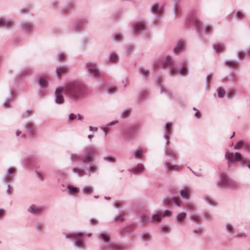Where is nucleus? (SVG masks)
I'll list each match as a JSON object with an SVG mask.
<instances>
[{
  "label": "nucleus",
  "mask_w": 250,
  "mask_h": 250,
  "mask_svg": "<svg viewBox=\"0 0 250 250\" xmlns=\"http://www.w3.org/2000/svg\"><path fill=\"white\" fill-rule=\"evenodd\" d=\"M64 90L72 99H77L82 97L85 93V87L79 82H71L65 86ZM63 88H58L56 90V101L58 104L63 103V99L62 94Z\"/></svg>",
  "instance_id": "1"
},
{
  "label": "nucleus",
  "mask_w": 250,
  "mask_h": 250,
  "mask_svg": "<svg viewBox=\"0 0 250 250\" xmlns=\"http://www.w3.org/2000/svg\"><path fill=\"white\" fill-rule=\"evenodd\" d=\"M83 233L82 232H75L66 235L67 238H73L75 241V245L79 248L84 247V243L83 242Z\"/></svg>",
  "instance_id": "2"
},
{
  "label": "nucleus",
  "mask_w": 250,
  "mask_h": 250,
  "mask_svg": "<svg viewBox=\"0 0 250 250\" xmlns=\"http://www.w3.org/2000/svg\"><path fill=\"white\" fill-rule=\"evenodd\" d=\"M225 157L230 162H233L234 159L238 161H242V155L239 152H236L235 154L233 153L227 152L226 153Z\"/></svg>",
  "instance_id": "3"
},
{
  "label": "nucleus",
  "mask_w": 250,
  "mask_h": 250,
  "mask_svg": "<svg viewBox=\"0 0 250 250\" xmlns=\"http://www.w3.org/2000/svg\"><path fill=\"white\" fill-rule=\"evenodd\" d=\"M88 71L94 77H98L100 76V72L97 68L96 65L92 63H88L87 64Z\"/></svg>",
  "instance_id": "4"
},
{
  "label": "nucleus",
  "mask_w": 250,
  "mask_h": 250,
  "mask_svg": "<svg viewBox=\"0 0 250 250\" xmlns=\"http://www.w3.org/2000/svg\"><path fill=\"white\" fill-rule=\"evenodd\" d=\"M94 154L92 153H87L84 154L82 158L83 163H89L92 161Z\"/></svg>",
  "instance_id": "5"
},
{
  "label": "nucleus",
  "mask_w": 250,
  "mask_h": 250,
  "mask_svg": "<svg viewBox=\"0 0 250 250\" xmlns=\"http://www.w3.org/2000/svg\"><path fill=\"white\" fill-rule=\"evenodd\" d=\"M191 193L190 188H185L182 189L180 192L181 195L185 198H188Z\"/></svg>",
  "instance_id": "6"
},
{
  "label": "nucleus",
  "mask_w": 250,
  "mask_h": 250,
  "mask_svg": "<svg viewBox=\"0 0 250 250\" xmlns=\"http://www.w3.org/2000/svg\"><path fill=\"white\" fill-rule=\"evenodd\" d=\"M229 180L228 179L227 176L225 174H222L221 175V182L219 184V186H225V185H229Z\"/></svg>",
  "instance_id": "7"
},
{
  "label": "nucleus",
  "mask_w": 250,
  "mask_h": 250,
  "mask_svg": "<svg viewBox=\"0 0 250 250\" xmlns=\"http://www.w3.org/2000/svg\"><path fill=\"white\" fill-rule=\"evenodd\" d=\"M12 22L5 20L4 19H0V27H10L12 25Z\"/></svg>",
  "instance_id": "8"
},
{
  "label": "nucleus",
  "mask_w": 250,
  "mask_h": 250,
  "mask_svg": "<svg viewBox=\"0 0 250 250\" xmlns=\"http://www.w3.org/2000/svg\"><path fill=\"white\" fill-rule=\"evenodd\" d=\"M28 211L32 213L37 214L42 212V208H41L37 207L34 205H32L29 208Z\"/></svg>",
  "instance_id": "9"
},
{
  "label": "nucleus",
  "mask_w": 250,
  "mask_h": 250,
  "mask_svg": "<svg viewBox=\"0 0 250 250\" xmlns=\"http://www.w3.org/2000/svg\"><path fill=\"white\" fill-rule=\"evenodd\" d=\"M67 69L65 67H58L56 69L57 75L58 78H60L62 74L66 73Z\"/></svg>",
  "instance_id": "10"
},
{
  "label": "nucleus",
  "mask_w": 250,
  "mask_h": 250,
  "mask_svg": "<svg viewBox=\"0 0 250 250\" xmlns=\"http://www.w3.org/2000/svg\"><path fill=\"white\" fill-rule=\"evenodd\" d=\"M109 247L113 250H124L125 247L121 244H112L110 245Z\"/></svg>",
  "instance_id": "11"
},
{
  "label": "nucleus",
  "mask_w": 250,
  "mask_h": 250,
  "mask_svg": "<svg viewBox=\"0 0 250 250\" xmlns=\"http://www.w3.org/2000/svg\"><path fill=\"white\" fill-rule=\"evenodd\" d=\"M144 169V167L143 165H140L137 166L136 167L132 168L131 171L134 173H142Z\"/></svg>",
  "instance_id": "12"
},
{
  "label": "nucleus",
  "mask_w": 250,
  "mask_h": 250,
  "mask_svg": "<svg viewBox=\"0 0 250 250\" xmlns=\"http://www.w3.org/2000/svg\"><path fill=\"white\" fill-rule=\"evenodd\" d=\"M135 30L139 31L145 29V24L142 22H137L134 25Z\"/></svg>",
  "instance_id": "13"
},
{
  "label": "nucleus",
  "mask_w": 250,
  "mask_h": 250,
  "mask_svg": "<svg viewBox=\"0 0 250 250\" xmlns=\"http://www.w3.org/2000/svg\"><path fill=\"white\" fill-rule=\"evenodd\" d=\"M185 45L184 42L183 41H180L178 42V46L174 48V52L175 53H179L181 50L184 47Z\"/></svg>",
  "instance_id": "14"
},
{
  "label": "nucleus",
  "mask_w": 250,
  "mask_h": 250,
  "mask_svg": "<svg viewBox=\"0 0 250 250\" xmlns=\"http://www.w3.org/2000/svg\"><path fill=\"white\" fill-rule=\"evenodd\" d=\"M73 171L78 174L80 176H83L84 175V170L79 167L73 168Z\"/></svg>",
  "instance_id": "15"
},
{
  "label": "nucleus",
  "mask_w": 250,
  "mask_h": 250,
  "mask_svg": "<svg viewBox=\"0 0 250 250\" xmlns=\"http://www.w3.org/2000/svg\"><path fill=\"white\" fill-rule=\"evenodd\" d=\"M162 214L161 213H159L157 214H154L152 216V219L153 221H157L159 222L161 220Z\"/></svg>",
  "instance_id": "16"
},
{
  "label": "nucleus",
  "mask_w": 250,
  "mask_h": 250,
  "mask_svg": "<svg viewBox=\"0 0 250 250\" xmlns=\"http://www.w3.org/2000/svg\"><path fill=\"white\" fill-rule=\"evenodd\" d=\"M162 11V9L158 7L157 4H155L152 7V12L155 14H160Z\"/></svg>",
  "instance_id": "17"
},
{
  "label": "nucleus",
  "mask_w": 250,
  "mask_h": 250,
  "mask_svg": "<svg viewBox=\"0 0 250 250\" xmlns=\"http://www.w3.org/2000/svg\"><path fill=\"white\" fill-rule=\"evenodd\" d=\"M186 217V213L185 212H182L180 213L177 218V221L181 222L185 219Z\"/></svg>",
  "instance_id": "18"
},
{
  "label": "nucleus",
  "mask_w": 250,
  "mask_h": 250,
  "mask_svg": "<svg viewBox=\"0 0 250 250\" xmlns=\"http://www.w3.org/2000/svg\"><path fill=\"white\" fill-rule=\"evenodd\" d=\"M39 84L42 87H45L47 85V82L44 77H41L39 79Z\"/></svg>",
  "instance_id": "19"
},
{
  "label": "nucleus",
  "mask_w": 250,
  "mask_h": 250,
  "mask_svg": "<svg viewBox=\"0 0 250 250\" xmlns=\"http://www.w3.org/2000/svg\"><path fill=\"white\" fill-rule=\"evenodd\" d=\"M100 238L106 242H108L110 239L109 235L104 233L100 234Z\"/></svg>",
  "instance_id": "20"
},
{
  "label": "nucleus",
  "mask_w": 250,
  "mask_h": 250,
  "mask_svg": "<svg viewBox=\"0 0 250 250\" xmlns=\"http://www.w3.org/2000/svg\"><path fill=\"white\" fill-rule=\"evenodd\" d=\"M166 165L168 168L172 170H178L180 168L179 166L177 165H172L169 163H167Z\"/></svg>",
  "instance_id": "21"
},
{
  "label": "nucleus",
  "mask_w": 250,
  "mask_h": 250,
  "mask_svg": "<svg viewBox=\"0 0 250 250\" xmlns=\"http://www.w3.org/2000/svg\"><path fill=\"white\" fill-rule=\"evenodd\" d=\"M214 49L217 51V52H221L224 50V46L220 44H215L214 45Z\"/></svg>",
  "instance_id": "22"
},
{
  "label": "nucleus",
  "mask_w": 250,
  "mask_h": 250,
  "mask_svg": "<svg viewBox=\"0 0 250 250\" xmlns=\"http://www.w3.org/2000/svg\"><path fill=\"white\" fill-rule=\"evenodd\" d=\"M67 188L68 189L70 193L71 194H75L78 193L79 191L78 188L71 187L70 186H67Z\"/></svg>",
  "instance_id": "23"
},
{
  "label": "nucleus",
  "mask_w": 250,
  "mask_h": 250,
  "mask_svg": "<svg viewBox=\"0 0 250 250\" xmlns=\"http://www.w3.org/2000/svg\"><path fill=\"white\" fill-rule=\"evenodd\" d=\"M93 188L90 187H85L84 188L83 191L85 194H90L93 192Z\"/></svg>",
  "instance_id": "24"
},
{
  "label": "nucleus",
  "mask_w": 250,
  "mask_h": 250,
  "mask_svg": "<svg viewBox=\"0 0 250 250\" xmlns=\"http://www.w3.org/2000/svg\"><path fill=\"white\" fill-rule=\"evenodd\" d=\"M217 93L219 98H223L225 95V92L222 87H219L217 89Z\"/></svg>",
  "instance_id": "25"
},
{
  "label": "nucleus",
  "mask_w": 250,
  "mask_h": 250,
  "mask_svg": "<svg viewBox=\"0 0 250 250\" xmlns=\"http://www.w3.org/2000/svg\"><path fill=\"white\" fill-rule=\"evenodd\" d=\"M171 59L169 57H167L165 62H163L162 65L164 67L167 66L171 64Z\"/></svg>",
  "instance_id": "26"
},
{
  "label": "nucleus",
  "mask_w": 250,
  "mask_h": 250,
  "mask_svg": "<svg viewBox=\"0 0 250 250\" xmlns=\"http://www.w3.org/2000/svg\"><path fill=\"white\" fill-rule=\"evenodd\" d=\"M118 60L117 55L115 54H112L110 57V62H116Z\"/></svg>",
  "instance_id": "27"
},
{
  "label": "nucleus",
  "mask_w": 250,
  "mask_h": 250,
  "mask_svg": "<svg viewBox=\"0 0 250 250\" xmlns=\"http://www.w3.org/2000/svg\"><path fill=\"white\" fill-rule=\"evenodd\" d=\"M244 145V143L243 141H239L236 144L234 148L235 149H239L241 148Z\"/></svg>",
  "instance_id": "28"
},
{
  "label": "nucleus",
  "mask_w": 250,
  "mask_h": 250,
  "mask_svg": "<svg viewBox=\"0 0 250 250\" xmlns=\"http://www.w3.org/2000/svg\"><path fill=\"white\" fill-rule=\"evenodd\" d=\"M227 65L229 67H235L237 65V62L234 61H229L227 62Z\"/></svg>",
  "instance_id": "29"
},
{
  "label": "nucleus",
  "mask_w": 250,
  "mask_h": 250,
  "mask_svg": "<svg viewBox=\"0 0 250 250\" xmlns=\"http://www.w3.org/2000/svg\"><path fill=\"white\" fill-rule=\"evenodd\" d=\"M26 127L29 133H32L34 130L33 125L31 123H28L26 125Z\"/></svg>",
  "instance_id": "30"
},
{
  "label": "nucleus",
  "mask_w": 250,
  "mask_h": 250,
  "mask_svg": "<svg viewBox=\"0 0 250 250\" xmlns=\"http://www.w3.org/2000/svg\"><path fill=\"white\" fill-rule=\"evenodd\" d=\"M125 220V215L123 213L120 214L118 216H117L116 218V221L118 222H122Z\"/></svg>",
  "instance_id": "31"
},
{
  "label": "nucleus",
  "mask_w": 250,
  "mask_h": 250,
  "mask_svg": "<svg viewBox=\"0 0 250 250\" xmlns=\"http://www.w3.org/2000/svg\"><path fill=\"white\" fill-rule=\"evenodd\" d=\"M147 215L146 214H143L141 216V221L144 224H146L148 223V220L147 219Z\"/></svg>",
  "instance_id": "32"
},
{
  "label": "nucleus",
  "mask_w": 250,
  "mask_h": 250,
  "mask_svg": "<svg viewBox=\"0 0 250 250\" xmlns=\"http://www.w3.org/2000/svg\"><path fill=\"white\" fill-rule=\"evenodd\" d=\"M142 154H143V150L142 149H139V150H138L135 152V155L136 158H140V157H141Z\"/></svg>",
  "instance_id": "33"
},
{
  "label": "nucleus",
  "mask_w": 250,
  "mask_h": 250,
  "mask_svg": "<svg viewBox=\"0 0 250 250\" xmlns=\"http://www.w3.org/2000/svg\"><path fill=\"white\" fill-rule=\"evenodd\" d=\"M180 73L181 75L185 76L188 73V69L186 67H183L180 70Z\"/></svg>",
  "instance_id": "34"
},
{
  "label": "nucleus",
  "mask_w": 250,
  "mask_h": 250,
  "mask_svg": "<svg viewBox=\"0 0 250 250\" xmlns=\"http://www.w3.org/2000/svg\"><path fill=\"white\" fill-rule=\"evenodd\" d=\"M104 159V160H105L107 161L113 162V163H114L116 161L115 158L113 157H105Z\"/></svg>",
  "instance_id": "35"
},
{
  "label": "nucleus",
  "mask_w": 250,
  "mask_h": 250,
  "mask_svg": "<svg viewBox=\"0 0 250 250\" xmlns=\"http://www.w3.org/2000/svg\"><path fill=\"white\" fill-rule=\"evenodd\" d=\"M122 39V36L120 34H117L115 35L114 40L116 41H120Z\"/></svg>",
  "instance_id": "36"
},
{
  "label": "nucleus",
  "mask_w": 250,
  "mask_h": 250,
  "mask_svg": "<svg viewBox=\"0 0 250 250\" xmlns=\"http://www.w3.org/2000/svg\"><path fill=\"white\" fill-rule=\"evenodd\" d=\"M96 169L97 167L95 165H91L89 168V170L91 172H94L96 171Z\"/></svg>",
  "instance_id": "37"
},
{
  "label": "nucleus",
  "mask_w": 250,
  "mask_h": 250,
  "mask_svg": "<svg viewBox=\"0 0 250 250\" xmlns=\"http://www.w3.org/2000/svg\"><path fill=\"white\" fill-rule=\"evenodd\" d=\"M130 113V111L129 110L125 111L123 113V118H126L127 117H128L129 116Z\"/></svg>",
  "instance_id": "38"
},
{
  "label": "nucleus",
  "mask_w": 250,
  "mask_h": 250,
  "mask_svg": "<svg viewBox=\"0 0 250 250\" xmlns=\"http://www.w3.org/2000/svg\"><path fill=\"white\" fill-rule=\"evenodd\" d=\"M141 71L142 73V74L145 76H147L148 75V71L147 70H146L143 68L141 69Z\"/></svg>",
  "instance_id": "39"
},
{
  "label": "nucleus",
  "mask_w": 250,
  "mask_h": 250,
  "mask_svg": "<svg viewBox=\"0 0 250 250\" xmlns=\"http://www.w3.org/2000/svg\"><path fill=\"white\" fill-rule=\"evenodd\" d=\"M117 91V89L115 87H111L108 88L109 93L112 94Z\"/></svg>",
  "instance_id": "40"
},
{
  "label": "nucleus",
  "mask_w": 250,
  "mask_h": 250,
  "mask_svg": "<svg viewBox=\"0 0 250 250\" xmlns=\"http://www.w3.org/2000/svg\"><path fill=\"white\" fill-rule=\"evenodd\" d=\"M173 201L174 202V203L178 206H181V202L179 201V199L177 197H174L173 198Z\"/></svg>",
  "instance_id": "41"
},
{
  "label": "nucleus",
  "mask_w": 250,
  "mask_h": 250,
  "mask_svg": "<svg viewBox=\"0 0 250 250\" xmlns=\"http://www.w3.org/2000/svg\"><path fill=\"white\" fill-rule=\"evenodd\" d=\"M234 95V91L233 90H230L228 93V96L229 98L232 97Z\"/></svg>",
  "instance_id": "42"
},
{
  "label": "nucleus",
  "mask_w": 250,
  "mask_h": 250,
  "mask_svg": "<svg viewBox=\"0 0 250 250\" xmlns=\"http://www.w3.org/2000/svg\"><path fill=\"white\" fill-rule=\"evenodd\" d=\"M193 109L196 111V113L194 114L195 116L197 118H200L201 117V113L200 112V111L197 110L195 108H193Z\"/></svg>",
  "instance_id": "43"
},
{
  "label": "nucleus",
  "mask_w": 250,
  "mask_h": 250,
  "mask_svg": "<svg viewBox=\"0 0 250 250\" xmlns=\"http://www.w3.org/2000/svg\"><path fill=\"white\" fill-rule=\"evenodd\" d=\"M191 219L195 222H198L199 221V218L196 215H193L191 216Z\"/></svg>",
  "instance_id": "44"
},
{
  "label": "nucleus",
  "mask_w": 250,
  "mask_h": 250,
  "mask_svg": "<svg viewBox=\"0 0 250 250\" xmlns=\"http://www.w3.org/2000/svg\"><path fill=\"white\" fill-rule=\"evenodd\" d=\"M150 238V235L148 234L145 233L143 235V239L145 240H148Z\"/></svg>",
  "instance_id": "45"
},
{
  "label": "nucleus",
  "mask_w": 250,
  "mask_h": 250,
  "mask_svg": "<svg viewBox=\"0 0 250 250\" xmlns=\"http://www.w3.org/2000/svg\"><path fill=\"white\" fill-rule=\"evenodd\" d=\"M76 117H77L76 115L71 113L70 114V115L69 116V120L72 121V120H74L75 119H76Z\"/></svg>",
  "instance_id": "46"
},
{
  "label": "nucleus",
  "mask_w": 250,
  "mask_h": 250,
  "mask_svg": "<svg viewBox=\"0 0 250 250\" xmlns=\"http://www.w3.org/2000/svg\"><path fill=\"white\" fill-rule=\"evenodd\" d=\"M205 30L207 33H209L212 31V27L209 25L206 26Z\"/></svg>",
  "instance_id": "47"
},
{
  "label": "nucleus",
  "mask_w": 250,
  "mask_h": 250,
  "mask_svg": "<svg viewBox=\"0 0 250 250\" xmlns=\"http://www.w3.org/2000/svg\"><path fill=\"white\" fill-rule=\"evenodd\" d=\"M172 127V125L170 123H168L166 125V130L167 132H169L170 131L171 128Z\"/></svg>",
  "instance_id": "48"
},
{
  "label": "nucleus",
  "mask_w": 250,
  "mask_h": 250,
  "mask_svg": "<svg viewBox=\"0 0 250 250\" xmlns=\"http://www.w3.org/2000/svg\"><path fill=\"white\" fill-rule=\"evenodd\" d=\"M171 215V212L169 210H167L164 213V216H169Z\"/></svg>",
  "instance_id": "49"
},
{
  "label": "nucleus",
  "mask_w": 250,
  "mask_h": 250,
  "mask_svg": "<svg viewBox=\"0 0 250 250\" xmlns=\"http://www.w3.org/2000/svg\"><path fill=\"white\" fill-rule=\"evenodd\" d=\"M162 231L163 232H167L169 231V228L168 227H163L162 228Z\"/></svg>",
  "instance_id": "50"
},
{
  "label": "nucleus",
  "mask_w": 250,
  "mask_h": 250,
  "mask_svg": "<svg viewBox=\"0 0 250 250\" xmlns=\"http://www.w3.org/2000/svg\"><path fill=\"white\" fill-rule=\"evenodd\" d=\"M58 57H59V59L60 61L63 60L65 58V56H64V54H59Z\"/></svg>",
  "instance_id": "51"
},
{
  "label": "nucleus",
  "mask_w": 250,
  "mask_h": 250,
  "mask_svg": "<svg viewBox=\"0 0 250 250\" xmlns=\"http://www.w3.org/2000/svg\"><path fill=\"white\" fill-rule=\"evenodd\" d=\"M195 24L196 26H197V27H199L201 25V22L199 20H195Z\"/></svg>",
  "instance_id": "52"
},
{
  "label": "nucleus",
  "mask_w": 250,
  "mask_h": 250,
  "mask_svg": "<svg viewBox=\"0 0 250 250\" xmlns=\"http://www.w3.org/2000/svg\"><path fill=\"white\" fill-rule=\"evenodd\" d=\"M237 16L239 19H242L243 17V14L241 12H238L237 13Z\"/></svg>",
  "instance_id": "53"
},
{
  "label": "nucleus",
  "mask_w": 250,
  "mask_h": 250,
  "mask_svg": "<svg viewBox=\"0 0 250 250\" xmlns=\"http://www.w3.org/2000/svg\"><path fill=\"white\" fill-rule=\"evenodd\" d=\"M186 208H188V209H193L194 208V206H193V205H192L191 204H188L186 206Z\"/></svg>",
  "instance_id": "54"
},
{
  "label": "nucleus",
  "mask_w": 250,
  "mask_h": 250,
  "mask_svg": "<svg viewBox=\"0 0 250 250\" xmlns=\"http://www.w3.org/2000/svg\"><path fill=\"white\" fill-rule=\"evenodd\" d=\"M90 223L92 225H96L97 223V221L95 219H92L90 220Z\"/></svg>",
  "instance_id": "55"
},
{
  "label": "nucleus",
  "mask_w": 250,
  "mask_h": 250,
  "mask_svg": "<svg viewBox=\"0 0 250 250\" xmlns=\"http://www.w3.org/2000/svg\"><path fill=\"white\" fill-rule=\"evenodd\" d=\"M175 68L174 67L171 68L170 70V73L171 75H173L175 74Z\"/></svg>",
  "instance_id": "56"
},
{
  "label": "nucleus",
  "mask_w": 250,
  "mask_h": 250,
  "mask_svg": "<svg viewBox=\"0 0 250 250\" xmlns=\"http://www.w3.org/2000/svg\"><path fill=\"white\" fill-rule=\"evenodd\" d=\"M244 57H245L244 53L241 52L239 53V57L240 59H243V58H244Z\"/></svg>",
  "instance_id": "57"
},
{
  "label": "nucleus",
  "mask_w": 250,
  "mask_h": 250,
  "mask_svg": "<svg viewBox=\"0 0 250 250\" xmlns=\"http://www.w3.org/2000/svg\"><path fill=\"white\" fill-rule=\"evenodd\" d=\"M14 172H15V169L14 168H11L10 169H9V171H8L9 174L11 175L12 174L14 173Z\"/></svg>",
  "instance_id": "58"
},
{
  "label": "nucleus",
  "mask_w": 250,
  "mask_h": 250,
  "mask_svg": "<svg viewBox=\"0 0 250 250\" xmlns=\"http://www.w3.org/2000/svg\"><path fill=\"white\" fill-rule=\"evenodd\" d=\"M25 27L27 29H30L31 28V25L29 23H26L25 24Z\"/></svg>",
  "instance_id": "59"
},
{
  "label": "nucleus",
  "mask_w": 250,
  "mask_h": 250,
  "mask_svg": "<svg viewBox=\"0 0 250 250\" xmlns=\"http://www.w3.org/2000/svg\"><path fill=\"white\" fill-rule=\"evenodd\" d=\"M227 227L228 230L229 231H231L233 229L232 227L230 225H228Z\"/></svg>",
  "instance_id": "60"
},
{
  "label": "nucleus",
  "mask_w": 250,
  "mask_h": 250,
  "mask_svg": "<svg viewBox=\"0 0 250 250\" xmlns=\"http://www.w3.org/2000/svg\"><path fill=\"white\" fill-rule=\"evenodd\" d=\"M121 206V204L119 202H116L115 203V207L116 208H120Z\"/></svg>",
  "instance_id": "61"
},
{
  "label": "nucleus",
  "mask_w": 250,
  "mask_h": 250,
  "mask_svg": "<svg viewBox=\"0 0 250 250\" xmlns=\"http://www.w3.org/2000/svg\"><path fill=\"white\" fill-rule=\"evenodd\" d=\"M89 129L91 131H93V130L97 131L98 129L97 127H94L90 126H89Z\"/></svg>",
  "instance_id": "62"
},
{
  "label": "nucleus",
  "mask_w": 250,
  "mask_h": 250,
  "mask_svg": "<svg viewBox=\"0 0 250 250\" xmlns=\"http://www.w3.org/2000/svg\"><path fill=\"white\" fill-rule=\"evenodd\" d=\"M165 202V204L166 205H168L170 204V201L169 199H166L164 201Z\"/></svg>",
  "instance_id": "63"
},
{
  "label": "nucleus",
  "mask_w": 250,
  "mask_h": 250,
  "mask_svg": "<svg viewBox=\"0 0 250 250\" xmlns=\"http://www.w3.org/2000/svg\"><path fill=\"white\" fill-rule=\"evenodd\" d=\"M4 211L2 209H0V217L3 215Z\"/></svg>",
  "instance_id": "64"
}]
</instances>
